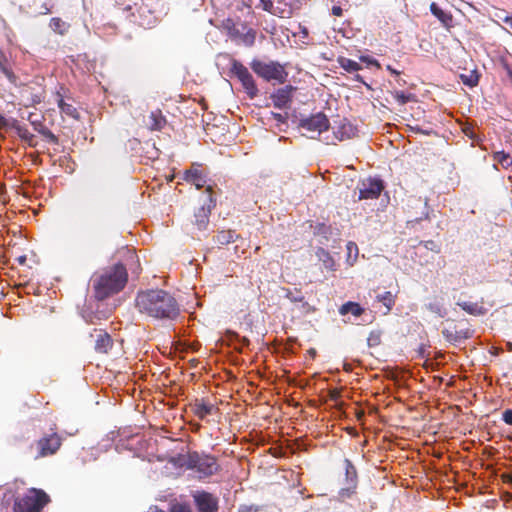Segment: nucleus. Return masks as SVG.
<instances>
[{
    "label": "nucleus",
    "instance_id": "603ef678",
    "mask_svg": "<svg viewBox=\"0 0 512 512\" xmlns=\"http://www.w3.org/2000/svg\"><path fill=\"white\" fill-rule=\"evenodd\" d=\"M276 3H281L280 4V7H289L291 9V15L293 14V7L291 5V3L287 2L286 0H277Z\"/></svg>",
    "mask_w": 512,
    "mask_h": 512
},
{
    "label": "nucleus",
    "instance_id": "5fc2aeb1",
    "mask_svg": "<svg viewBox=\"0 0 512 512\" xmlns=\"http://www.w3.org/2000/svg\"><path fill=\"white\" fill-rule=\"evenodd\" d=\"M386 69L392 74V75H395V76H399L401 74L400 71L394 69L391 65H387L386 66Z\"/></svg>",
    "mask_w": 512,
    "mask_h": 512
},
{
    "label": "nucleus",
    "instance_id": "c03bdc74",
    "mask_svg": "<svg viewBox=\"0 0 512 512\" xmlns=\"http://www.w3.org/2000/svg\"><path fill=\"white\" fill-rule=\"evenodd\" d=\"M359 59H360V61L365 62L368 65H372V66H375L377 68H380L379 62L376 59L371 58L370 56H360Z\"/></svg>",
    "mask_w": 512,
    "mask_h": 512
},
{
    "label": "nucleus",
    "instance_id": "ea45409f",
    "mask_svg": "<svg viewBox=\"0 0 512 512\" xmlns=\"http://www.w3.org/2000/svg\"><path fill=\"white\" fill-rule=\"evenodd\" d=\"M367 342L370 347L379 345L380 344L379 332L372 331L368 336Z\"/></svg>",
    "mask_w": 512,
    "mask_h": 512
},
{
    "label": "nucleus",
    "instance_id": "4d7b16f0",
    "mask_svg": "<svg viewBox=\"0 0 512 512\" xmlns=\"http://www.w3.org/2000/svg\"><path fill=\"white\" fill-rule=\"evenodd\" d=\"M504 23H506L510 28H512V15L506 16L503 19Z\"/></svg>",
    "mask_w": 512,
    "mask_h": 512
},
{
    "label": "nucleus",
    "instance_id": "1a4fd4ad",
    "mask_svg": "<svg viewBox=\"0 0 512 512\" xmlns=\"http://www.w3.org/2000/svg\"><path fill=\"white\" fill-rule=\"evenodd\" d=\"M207 197L203 204L194 212L192 224L198 231H204L209 225V218L212 209L216 206V199L213 196L212 187H207Z\"/></svg>",
    "mask_w": 512,
    "mask_h": 512
},
{
    "label": "nucleus",
    "instance_id": "39448f33",
    "mask_svg": "<svg viewBox=\"0 0 512 512\" xmlns=\"http://www.w3.org/2000/svg\"><path fill=\"white\" fill-rule=\"evenodd\" d=\"M250 67L255 74L266 81L274 80L280 84L287 81L288 72L285 66L277 61L265 62L259 59H253L250 63Z\"/></svg>",
    "mask_w": 512,
    "mask_h": 512
},
{
    "label": "nucleus",
    "instance_id": "2f4dec72",
    "mask_svg": "<svg viewBox=\"0 0 512 512\" xmlns=\"http://www.w3.org/2000/svg\"><path fill=\"white\" fill-rule=\"evenodd\" d=\"M347 250V262L349 265H353L358 258V246L355 242L349 241L346 245Z\"/></svg>",
    "mask_w": 512,
    "mask_h": 512
},
{
    "label": "nucleus",
    "instance_id": "a211bd4d",
    "mask_svg": "<svg viewBox=\"0 0 512 512\" xmlns=\"http://www.w3.org/2000/svg\"><path fill=\"white\" fill-rule=\"evenodd\" d=\"M281 3H274L271 0H260V6L264 11H267L280 18H290L291 9L289 7H280Z\"/></svg>",
    "mask_w": 512,
    "mask_h": 512
},
{
    "label": "nucleus",
    "instance_id": "3c124183",
    "mask_svg": "<svg viewBox=\"0 0 512 512\" xmlns=\"http://www.w3.org/2000/svg\"><path fill=\"white\" fill-rule=\"evenodd\" d=\"M332 14L334 16L340 17L343 14V10L340 6H333L332 7Z\"/></svg>",
    "mask_w": 512,
    "mask_h": 512
},
{
    "label": "nucleus",
    "instance_id": "f8f14e48",
    "mask_svg": "<svg viewBox=\"0 0 512 512\" xmlns=\"http://www.w3.org/2000/svg\"><path fill=\"white\" fill-rule=\"evenodd\" d=\"M383 189L384 185L380 179H368L363 181L359 188L358 200L377 199Z\"/></svg>",
    "mask_w": 512,
    "mask_h": 512
},
{
    "label": "nucleus",
    "instance_id": "09e8293b",
    "mask_svg": "<svg viewBox=\"0 0 512 512\" xmlns=\"http://www.w3.org/2000/svg\"><path fill=\"white\" fill-rule=\"evenodd\" d=\"M22 141L27 143L30 147L37 146V142L35 141V136L32 133H29V135H27V138H24Z\"/></svg>",
    "mask_w": 512,
    "mask_h": 512
},
{
    "label": "nucleus",
    "instance_id": "79ce46f5",
    "mask_svg": "<svg viewBox=\"0 0 512 512\" xmlns=\"http://www.w3.org/2000/svg\"><path fill=\"white\" fill-rule=\"evenodd\" d=\"M315 233L317 234H327L330 233L331 227L327 226L325 223H318L315 228Z\"/></svg>",
    "mask_w": 512,
    "mask_h": 512
},
{
    "label": "nucleus",
    "instance_id": "0eeeda50",
    "mask_svg": "<svg viewBox=\"0 0 512 512\" xmlns=\"http://www.w3.org/2000/svg\"><path fill=\"white\" fill-rule=\"evenodd\" d=\"M231 73L241 82L243 89L250 99L258 95V88L252 74L240 61L231 59Z\"/></svg>",
    "mask_w": 512,
    "mask_h": 512
},
{
    "label": "nucleus",
    "instance_id": "a19ab883",
    "mask_svg": "<svg viewBox=\"0 0 512 512\" xmlns=\"http://www.w3.org/2000/svg\"><path fill=\"white\" fill-rule=\"evenodd\" d=\"M127 260H130L131 262H133V263H136V264H137L136 269H135V270H132V272H133V273H139V271H140V265H139L138 257H137V255L135 254V252L128 251V252H127Z\"/></svg>",
    "mask_w": 512,
    "mask_h": 512
},
{
    "label": "nucleus",
    "instance_id": "dca6fc26",
    "mask_svg": "<svg viewBox=\"0 0 512 512\" xmlns=\"http://www.w3.org/2000/svg\"><path fill=\"white\" fill-rule=\"evenodd\" d=\"M27 119L33 126L34 130L45 137L47 141L55 145L59 144V138L45 126L41 119L37 118L35 113H30Z\"/></svg>",
    "mask_w": 512,
    "mask_h": 512
},
{
    "label": "nucleus",
    "instance_id": "2eb2a0df",
    "mask_svg": "<svg viewBox=\"0 0 512 512\" xmlns=\"http://www.w3.org/2000/svg\"><path fill=\"white\" fill-rule=\"evenodd\" d=\"M90 336L95 338L94 349L97 353L107 354L112 349L113 340L106 331L94 329V332L91 333Z\"/></svg>",
    "mask_w": 512,
    "mask_h": 512
},
{
    "label": "nucleus",
    "instance_id": "e433bc0d",
    "mask_svg": "<svg viewBox=\"0 0 512 512\" xmlns=\"http://www.w3.org/2000/svg\"><path fill=\"white\" fill-rule=\"evenodd\" d=\"M345 472L347 479L355 481L357 478V470L349 459H345Z\"/></svg>",
    "mask_w": 512,
    "mask_h": 512
},
{
    "label": "nucleus",
    "instance_id": "20e7f679",
    "mask_svg": "<svg viewBox=\"0 0 512 512\" xmlns=\"http://www.w3.org/2000/svg\"><path fill=\"white\" fill-rule=\"evenodd\" d=\"M50 502L45 491L37 488H30L27 492L15 499L12 512H41Z\"/></svg>",
    "mask_w": 512,
    "mask_h": 512
},
{
    "label": "nucleus",
    "instance_id": "ddd939ff",
    "mask_svg": "<svg viewBox=\"0 0 512 512\" xmlns=\"http://www.w3.org/2000/svg\"><path fill=\"white\" fill-rule=\"evenodd\" d=\"M296 88L292 85H286L277 89L271 94L270 98L273 106L278 109L289 108L293 98V92Z\"/></svg>",
    "mask_w": 512,
    "mask_h": 512
},
{
    "label": "nucleus",
    "instance_id": "423d86ee",
    "mask_svg": "<svg viewBox=\"0 0 512 512\" xmlns=\"http://www.w3.org/2000/svg\"><path fill=\"white\" fill-rule=\"evenodd\" d=\"M222 27L231 39L239 40L246 46H252L255 42L256 31L248 27L245 22H236L231 18H227L222 22Z\"/></svg>",
    "mask_w": 512,
    "mask_h": 512
},
{
    "label": "nucleus",
    "instance_id": "7c9ffc66",
    "mask_svg": "<svg viewBox=\"0 0 512 512\" xmlns=\"http://www.w3.org/2000/svg\"><path fill=\"white\" fill-rule=\"evenodd\" d=\"M493 160L502 166L504 169H508L512 166V156L504 151H498L493 154Z\"/></svg>",
    "mask_w": 512,
    "mask_h": 512
},
{
    "label": "nucleus",
    "instance_id": "bf43d9fd",
    "mask_svg": "<svg viewBox=\"0 0 512 512\" xmlns=\"http://www.w3.org/2000/svg\"><path fill=\"white\" fill-rule=\"evenodd\" d=\"M25 261H26V256H24V255H23V256H20V257L18 258V262H19L20 264H24V263H25Z\"/></svg>",
    "mask_w": 512,
    "mask_h": 512
},
{
    "label": "nucleus",
    "instance_id": "4be33fe9",
    "mask_svg": "<svg viewBox=\"0 0 512 512\" xmlns=\"http://www.w3.org/2000/svg\"><path fill=\"white\" fill-rule=\"evenodd\" d=\"M457 305L462 310H464L465 312H467L468 314L473 315V316H481V315L486 314V312H487V309L482 304H480L478 302L463 301V302H458Z\"/></svg>",
    "mask_w": 512,
    "mask_h": 512
},
{
    "label": "nucleus",
    "instance_id": "7ed1b4c3",
    "mask_svg": "<svg viewBox=\"0 0 512 512\" xmlns=\"http://www.w3.org/2000/svg\"><path fill=\"white\" fill-rule=\"evenodd\" d=\"M183 465L187 469L194 470L200 479L213 476L220 471V465L215 456L200 454L196 451L189 452L184 457Z\"/></svg>",
    "mask_w": 512,
    "mask_h": 512
},
{
    "label": "nucleus",
    "instance_id": "6e6d98bb",
    "mask_svg": "<svg viewBox=\"0 0 512 512\" xmlns=\"http://www.w3.org/2000/svg\"><path fill=\"white\" fill-rule=\"evenodd\" d=\"M49 13H51V7H50V6H48L46 3H44V4L42 5V11H41V14L46 15V14H49Z\"/></svg>",
    "mask_w": 512,
    "mask_h": 512
},
{
    "label": "nucleus",
    "instance_id": "a878e982",
    "mask_svg": "<svg viewBox=\"0 0 512 512\" xmlns=\"http://www.w3.org/2000/svg\"><path fill=\"white\" fill-rule=\"evenodd\" d=\"M355 127L350 123L341 124L336 131H334L335 137L343 141L345 139H350L355 135Z\"/></svg>",
    "mask_w": 512,
    "mask_h": 512
},
{
    "label": "nucleus",
    "instance_id": "c756f323",
    "mask_svg": "<svg viewBox=\"0 0 512 512\" xmlns=\"http://www.w3.org/2000/svg\"><path fill=\"white\" fill-rule=\"evenodd\" d=\"M316 254H317L319 260L322 261V263L326 269H328L330 271L335 270V261L328 251H326L323 248H319L317 250Z\"/></svg>",
    "mask_w": 512,
    "mask_h": 512
},
{
    "label": "nucleus",
    "instance_id": "6e6552de",
    "mask_svg": "<svg viewBox=\"0 0 512 512\" xmlns=\"http://www.w3.org/2000/svg\"><path fill=\"white\" fill-rule=\"evenodd\" d=\"M53 97L63 117L72 118L77 121L80 120L81 115L76 107V101L70 95L68 89L61 86Z\"/></svg>",
    "mask_w": 512,
    "mask_h": 512
},
{
    "label": "nucleus",
    "instance_id": "473e14b6",
    "mask_svg": "<svg viewBox=\"0 0 512 512\" xmlns=\"http://www.w3.org/2000/svg\"><path fill=\"white\" fill-rule=\"evenodd\" d=\"M377 300L381 302L388 311H390L395 305V295H393L390 291H386L383 294L377 295Z\"/></svg>",
    "mask_w": 512,
    "mask_h": 512
},
{
    "label": "nucleus",
    "instance_id": "aec40b11",
    "mask_svg": "<svg viewBox=\"0 0 512 512\" xmlns=\"http://www.w3.org/2000/svg\"><path fill=\"white\" fill-rule=\"evenodd\" d=\"M442 335L450 343H457L471 336L469 330H457L455 326L444 328Z\"/></svg>",
    "mask_w": 512,
    "mask_h": 512
},
{
    "label": "nucleus",
    "instance_id": "9d476101",
    "mask_svg": "<svg viewBox=\"0 0 512 512\" xmlns=\"http://www.w3.org/2000/svg\"><path fill=\"white\" fill-rule=\"evenodd\" d=\"M61 445L62 438L57 432L53 431L50 434H45L40 439H38L33 446L36 449L35 459L56 454Z\"/></svg>",
    "mask_w": 512,
    "mask_h": 512
},
{
    "label": "nucleus",
    "instance_id": "412c9836",
    "mask_svg": "<svg viewBox=\"0 0 512 512\" xmlns=\"http://www.w3.org/2000/svg\"><path fill=\"white\" fill-rule=\"evenodd\" d=\"M166 124L167 120L161 110L157 109L150 113L148 128L151 131H160L166 126Z\"/></svg>",
    "mask_w": 512,
    "mask_h": 512
},
{
    "label": "nucleus",
    "instance_id": "c85d7f7f",
    "mask_svg": "<svg viewBox=\"0 0 512 512\" xmlns=\"http://www.w3.org/2000/svg\"><path fill=\"white\" fill-rule=\"evenodd\" d=\"M425 307L428 311L435 314L437 317L444 318L447 315V310L444 307L443 303L436 298L433 301L426 304Z\"/></svg>",
    "mask_w": 512,
    "mask_h": 512
},
{
    "label": "nucleus",
    "instance_id": "cd10ccee",
    "mask_svg": "<svg viewBox=\"0 0 512 512\" xmlns=\"http://www.w3.org/2000/svg\"><path fill=\"white\" fill-rule=\"evenodd\" d=\"M337 63L339 64V66L341 68H343L348 73L357 72V71L361 70V68H362L358 62L351 60L349 58H346L344 56H339L337 58Z\"/></svg>",
    "mask_w": 512,
    "mask_h": 512
},
{
    "label": "nucleus",
    "instance_id": "8fccbe9b",
    "mask_svg": "<svg viewBox=\"0 0 512 512\" xmlns=\"http://www.w3.org/2000/svg\"><path fill=\"white\" fill-rule=\"evenodd\" d=\"M0 126L1 127H7V128L11 129V119L8 120L5 117L1 116L0 117Z\"/></svg>",
    "mask_w": 512,
    "mask_h": 512
},
{
    "label": "nucleus",
    "instance_id": "393cba45",
    "mask_svg": "<svg viewBox=\"0 0 512 512\" xmlns=\"http://www.w3.org/2000/svg\"><path fill=\"white\" fill-rule=\"evenodd\" d=\"M49 27L54 33L64 36L68 33L70 24L62 20L60 17H53L50 19Z\"/></svg>",
    "mask_w": 512,
    "mask_h": 512
},
{
    "label": "nucleus",
    "instance_id": "58836bf2",
    "mask_svg": "<svg viewBox=\"0 0 512 512\" xmlns=\"http://www.w3.org/2000/svg\"><path fill=\"white\" fill-rule=\"evenodd\" d=\"M169 512H192L188 503L175 502L170 505Z\"/></svg>",
    "mask_w": 512,
    "mask_h": 512
},
{
    "label": "nucleus",
    "instance_id": "72a5a7b5",
    "mask_svg": "<svg viewBox=\"0 0 512 512\" xmlns=\"http://www.w3.org/2000/svg\"><path fill=\"white\" fill-rule=\"evenodd\" d=\"M11 129L15 130L21 140L27 138V135L30 133L29 130L25 126H22L17 119H11Z\"/></svg>",
    "mask_w": 512,
    "mask_h": 512
},
{
    "label": "nucleus",
    "instance_id": "b1692460",
    "mask_svg": "<svg viewBox=\"0 0 512 512\" xmlns=\"http://www.w3.org/2000/svg\"><path fill=\"white\" fill-rule=\"evenodd\" d=\"M431 13L446 27H449L452 23V15L442 10L435 2L430 5Z\"/></svg>",
    "mask_w": 512,
    "mask_h": 512
},
{
    "label": "nucleus",
    "instance_id": "f3484780",
    "mask_svg": "<svg viewBox=\"0 0 512 512\" xmlns=\"http://www.w3.org/2000/svg\"><path fill=\"white\" fill-rule=\"evenodd\" d=\"M193 414L200 420H204L208 415H212L219 411L214 404L205 402L204 400H196L190 405Z\"/></svg>",
    "mask_w": 512,
    "mask_h": 512
},
{
    "label": "nucleus",
    "instance_id": "e2e57ef3",
    "mask_svg": "<svg viewBox=\"0 0 512 512\" xmlns=\"http://www.w3.org/2000/svg\"><path fill=\"white\" fill-rule=\"evenodd\" d=\"M243 342H244L245 344H248V343H249L248 339H246V338H244V339H243Z\"/></svg>",
    "mask_w": 512,
    "mask_h": 512
},
{
    "label": "nucleus",
    "instance_id": "f704fd0d",
    "mask_svg": "<svg viewBox=\"0 0 512 512\" xmlns=\"http://www.w3.org/2000/svg\"><path fill=\"white\" fill-rule=\"evenodd\" d=\"M285 296L287 299H289L293 303L304 302V299H305L303 293L299 289H294V290L287 289Z\"/></svg>",
    "mask_w": 512,
    "mask_h": 512
},
{
    "label": "nucleus",
    "instance_id": "052dcab7",
    "mask_svg": "<svg viewBox=\"0 0 512 512\" xmlns=\"http://www.w3.org/2000/svg\"><path fill=\"white\" fill-rule=\"evenodd\" d=\"M397 82L399 85L401 86H404L406 84V81L405 80H402V79H397Z\"/></svg>",
    "mask_w": 512,
    "mask_h": 512
},
{
    "label": "nucleus",
    "instance_id": "5701e85b",
    "mask_svg": "<svg viewBox=\"0 0 512 512\" xmlns=\"http://www.w3.org/2000/svg\"><path fill=\"white\" fill-rule=\"evenodd\" d=\"M238 237L239 235L234 230H221L214 236V242L224 246L234 242Z\"/></svg>",
    "mask_w": 512,
    "mask_h": 512
},
{
    "label": "nucleus",
    "instance_id": "9b49d317",
    "mask_svg": "<svg viewBox=\"0 0 512 512\" xmlns=\"http://www.w3.org/2000/svg\"><path fill=\"white\" fill-rule=\"evenodd\" d=\"M330 122L323 112H318L300 120L299 127L312 132L321 134L329 129Z\"/></svg>",
    "mask_w": 512,
    "mask_h": 512
},
{
    "label": "nucleus",
    "instance_id": "f257e3e1",
    "mask_svg": "<svg viewBox=\"0 0 512 512\" xmlns=\"http://www.w3.org/2000/svg\"><path fill=\"white\" fill-rule=\"evenodd\" d=\"M135 308L140 314L158 320H174L180 313L175 297L163 289L139 291L135 297Z\"/></svg>",
    "mask_w": 512,
    "mask_h": 512
},
{
    "label": "nucleus",
    "instance_id": "a18cd8bd",
    "mask_svg": "<svg viewBox=\"0 0 512 512\" xmlns=\"http://www.w3.org/2000/svg\"><path fill=\"white\" fill-rule=\"evenodd\" d=\"M259 507L257 505H241L238 508V512H258Z\"/></svg>",
    "mask_w": 512,
    "mask_h": 512
},
{
    "label": "nucleus",
    "instance_id": "13d9d810",
    "mask_svg": "<svg viewBox=\"0 0 512 512\" xmlns=\"http://www.w3.org/2000/svg\"><path fill=\"white\" fill-rule=\"evenodd\" d=\"M338 396H339V392L337 390H333L330 392L331 399L336 400L338 398Z\"/></svg>",
    "mask_w": 512,
    "mask_h": 512
},
{
    "label": "nucleus",
    "instance_id": "c9c22d12",
    "mask_svg": "<svg viewBox=\"0 0 512 512\" xmlns=\"http://www.w3.org/2000/svg\"><path fill=\"white\" fill-rule=\"evenodd\" d=\"M391 94L400 105H405L414 97L413 94H406L403 91H394Z\"/></svg>",
    "mask_w": 512,
    "mask_h": 512
},
{
    "label": "nucleus",
    "instance_id": "4468645a",
    "mask_svg": "<svg viewBox=\"0 0 512 512\" xmlns=\"http://www.w3.org/2000/svg\"><path fill=\"white\" fill-rule=\"evenodd\" d=\"M193 498L199 512H216L218 510V499L209 492H197Z\"/></svg>",
    "mask_w": 512,
    "mask_h": 512
},
{
    "label": "nucleus",
    "instance_id": "49530a36",
    "mask_svg": "<svg viewBox=\"0 0 512 512\" xmlns=\"http://www.w3.org/2000/svg\"><path fill=\"white\" fill-rule=\"evenodd\" d=\"M502 419L506 424L512 425V410L506 409L502 414Z\"/></svg>",
    "mask_w": 512,
    "mask_h": 512
},
{
    "label": "nucleus",
    "instance_id": "680f3d73",
    "mask_svg": "<svg viewBox=\"0 0 512 512\" xmlns=\"http://www.w3.org/2000/svg\"><path fill=\"white\" fill-rule=\"evenodd\" d=\"M309 353H310V355L315 356L316 355V350L315 349H310Z\"/></svg>",
    "mask_w": 512,
    "mask_h": 512
},
{
    "label": "nucleus",
    "instance_id": "de8ad7c7",
    "mask_svg": "<svg viewBox=\"0 0 512 512\" xmlns=\"http://www.w3.org/2000/svg\"><path fill=\"white\" fill-rule=\"evenodd\" d=\"M272 117L280 123H285L287 120V114H281L276 112H271Z\"/></svg>",
    "mask_w": 512,
    "mask_h": 512
},
{
    "label": "nucleus",
    "instance_id": "864d4df0",
    "mask_svg": "<svg viewBox=\"0 0 512 512\" xmlns=\"http://www.w3.org/2000/svg\"><path fill=\"white\" fill-rule=\"evenodd\" d=\"M386 69L392 74V75H395V76H399L401 74L400 71L394 69L391 65H387L386 66Z\"/></svg>",
    "mask_w": 512,
    "mask_h": 512
},
{
    "label": "nucleus",
    "instance_id": "4c0bfd02",
    "mask_svg": "<svg viewBox=\"0 0 512 512\" xmlns=\"http://www.w3.org/2000/svg\"><path fill=\"white\" fill-rule=\"evenodd\" d=\"M461 80L465 85L474 87L478 84L479 77L475 72H471L469 75H461Z\"/></svg>",
    "mask_w": 512,
    "mask_h": 512
},
{
    "label": "nucleus",
    "instance_id": "f03ea898",
    "mask_svg": "<svg viewBox=\"0 0 512 512\" xmlns=\"http://www.w3.org/2000/svg\"><path fill=\"white\" fill-rule=\"evenodd\" d=\"M93 297L104 301L121 292L128 282L127 266L116 263L96 272L92 278Z\"/></svg>",
    "mask_w": 512,
    "mask_h": 512
},
{
    "label": "nucleus",
    "instance_id": "37998d69",
    "mask_svg": "<svg viewBox=\"0 0 512 512\" xmlns=\"http://www.w3.org/2000/svg\"><path fill=\"white\" fill-rule=\"evenodd\" d=\"M0 68H1V71L3 72V74L11 81V82H15L16 81V76L14 75V73L11 71V69H9L8 67L2 65L0 63Z\"/></svg>",
    "mask_w": 512,
    "mask_h": 512
},
{
    "label": "nucleus",
    "instance_id": "bb28decb",
    "mask_svg": "<svg viewBox=\"0 0 512 512\" xmlns=\"http://www.w3.org/2000/svg\"><path fill=\"white\" fill-rule=\"evenodd\" d=\"M363 312H364V309L360 306V304H358L356 302H352V301H348V302L344 303L339 308V313L341 315H346L348 313H351L354 316L359 317L363 314Z\"/></svg>",
    "mask_w": 512,
    "mask_h": 512
},
{
    "label": "nucleus",
    "instance_id": "6ab92c4d",
    "mask_svg": "<svg viewBox=\"0 0 512 512\" xmlns=\"http://www.w3.org/2000/svg\"><path fill=\"white\" fill-rule=\"evenodd\" d=\"M184 180L196 187V189H201L206 186L207 180L206 177L202 174L200 170L197 168L189 169L184 173Z\"/></svg>",
    "mask_w": 512,
    "mask_h": 512
}]
</instances>
